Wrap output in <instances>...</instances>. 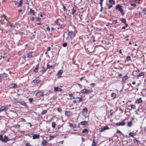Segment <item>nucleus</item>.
Returning <instances> with one entry per match:
<instances>
[{
	"instance_id": "0e129e2a",
	"label": "nucleus",
	"mask_w": 146,
	"mask_h": 146,
	"mask_svg": "<svg viewBox=\"0 0 146 146\" xmlns=\"http://www.w3.org/2000/svg\"><path fill=\"white\" fill-rule=\"evenodd\" d=\"M102 2H100V6H101V7H102Z\"/></svg>"
},
{
	"instance_id": "a19ab883",
	"label": "nucleus",
	"mask_w": 146,
	"mask_h": 146,
	"mask_svg": "<svg viewBox=\"0 0 146 146\" xmlns=\"http://www.w3.org/2000/svg\"><path fill=\"white\" fill-rule=\"evenodd\" d=\"M131 108L134 109H136L135 106V105H132L131 106Z\"/></svg>"
},
{
	"instance_id": "69168bd1",
	"label": "nucleus",
	"mask_w": 146,
	"mask_h": 146,
	"mask_svg": "<svg viewBox=\"0 0 146 146\" xmlns=\"http://www.w3.org/2000/svg\"><path fill=\"white\" fill-rule=\"evenodd\" d=\"M85 77H82L81 78H80V81H81L82 79H83Z\"/></svg>"
},
{
	"instance_id": "a878e982",
	"label": "nucleus",
	"mask_w": 146,
	"mask_h": 146,
	"mask_svg": "<svg viewBox=\"0 0 146 146\" xmlns=\"http://www.w3.org/2000/svg\"><path fill=\"white\" fill-rule=\"evenodd\" d=\"M6 109V107L4 106H3L0 108V113L2 111H3Z\"/></svg>"
},
{
	"instance_id": "412c9836",
	"label": "nucleus",
	"mask_w": 146,
	"mask_h": 146,
	"mask_svg": "<svg viewBox=\"0 0 146 146\" xmlns=\"http://www.w3.org/2000/svg\"><path fill=\"white\" fill-rule=\"evenodd\" d=\"M76 11V10L74 9V8H73L72 9H71V12L70 13L72 15H73L75 13Z\"/></svg>"
},
{
	"instance_id": "09e8293b",
	"label": "nucleus",
	"mask_w": 146,
	"mask_h": 146,
	"mask_svg": "<svg viewBox=\"0 0 146 146\" xmlns=\"http://www.w3.org/2000/svg\"><path fill=\"white\" fill-rule=\"evenodd\" d=\"M29 100L30 103H31L33 101V99L32 98H29Z\"/></svg>"
},
{
	"instance_id": "052dcab7",
	"label": "nucleus",
	"mask_w": 146,
	"mask_h": 146,
	"mask_svg": "<svg viewBox=\"0 0 146 146\" xmlns=\"http://www.w3.org/2000/svg\"><path fill=\"white\" fill-rule=\"evenodd\" d=\"M131 5L132 6H134V7H135L136 6V5L134 3H131Z\"/></svg>"
},
{
	"instance_id": "a211bd4d",
	"label": "nucleus",
	"mask_w": 146,
	"mask_h": 146,
	"mask_svg": "<svg viewBox=\"0 0 146 146\" xmlns=\"http://www.w3.org/2000/svg\"><path fill=\"white\" fill-rule=\"evenodd\" d=\"M40 80L39 79H35L33 81V83L34 84H35L39 83L40 82Z\"/></svg>"
},
{
	"instance_id": "f704fd0d",
	"label": "nucleus",
	"mask_w": 146,
	"mask_h": 146,
	"mask_svg": "<svg viewBox=\"0 0 146 146\" xmlns=\"http://www.w3.org/2000/svg\"><path fill=\"white\" fill-rule=\"evenodd\" d=\"M91 146H96L95 140L94 139L92 140V143Z\"/></svg>"
},
{
	"instance_id": "c9c22d12",
	"label": "nucleus",
	"mask_w": 146,
	"mask_h": 146,
	"mask_svg": "<svg viewBox=\"0 0 146 146\" xmlns=\"http://www.w3.org/2000/svg\"><path fill=\"white\" fill-rule=\"evenodd\" d=\"M121 21L122 23H123L124 24L125 23H126V21L124 19L122 18L121 19Z\"/></svg>"
},
{
	"instance_id": "20e7f679",
	"label": "nucleus",
	"mask_w": 146,
	"mask_h": 146,
	"mask_svg": "<svg viewBox=\"0 0 146 146\" xmlns=\"http://www.w3.org/2000/svg\"><path fill=\"white\" fill-rule=\"evenodd\" d=\"M6 16L5 15H3L1 17L0 21L2 24H4L5 21H7V20L6 19Z\"/></svg>"
},
{
	"instance_id": "2f4dec72",
	"label": "nucleus",
	"mask_w": 146,
	"mask_h": 146,
	"mask_svg": "<svg viewBox=\"0 0 146 146\" xmlns=\"http://www.w3.org/2000/svg\"><path fill=\"white\" fill-rule=\"evenodd\" d=\"M55 125H56V123H55V122L53 121L52 122V127L53 128H54L55 127Z\"/></svg>"
},
{
	"instance_id": "58836bf2",
	"label": "nucleus",
	"mask_w": 146,
	"mask_h": 146,
	"mask_svg": "<svg viewBox=\"0 0 146 146\" xmlns=\"http://www.w3.org/2000/svg\"><path fill=\"white\" fill-rule=\"evenodd\" d=\"M133 141L134 143H136L137 144H138L139 142V141L136 139H134Z\"/></svg>"
},
{
	"instance_id": "de8ad7c7",
	"label": "nucleus",
	"mask_w": 146,
	"mask_h": 146,
	"mask_svg": "<svg viewBox=\"0 0 146 146\" xmlns=\"http://www.w3.org/2000/svg\"><path fill=\"white\" fill-rule=\"evenodd\" d=\"M46 141H44L42 142V145H46Z\"/></svg>"
},
{
	"instance_id": "37998d69",
	"label": "nucleus",
	"mask_w": 146,
	"mask_h": 146,
	"mask_svg": "<svg viewBox=\"0 0 146 146\" xmlns=\"http://www.w3.org/2000/svg\"><path fill=\"white\" fill-rule=\"evenodd\" d=\"M134 134H135V133L131 132L129 134V136H131V137H133Z\"/></svg>"
},
{
	"instance_id": "4be33fe9",
	"label": "nucleus",
	"mask_w": 146,
	"mask_h": 146,
	"mask_svg": "<svg viewBox=\"0 0 146 146\" xmlns=\"http://www.w3.org/2000/svg\"><path fill=\"white\" fill-rule=\"evenodd\" d=\"M39 137V135H35L33 136V139H38Z\"/></svg>"
},
{
	"instance_id": "7c9ffc66",
	"label": "nucleus",
	"mask_w": 146,
	"mask_h": 146,
	"mask_svg": "<svg viewBox=\"0 0 146 146\" xmlns=\"http://www.w3.org/2000/svg\"><path fill=\"white\" fill-rule=\"evenodd\" d=\"M23 0H21L20 1H19V3L18 5V6L19 7H21L22 6V4H23Z\"/></svg>"
},
{
	"instance_id": "864d4df0",
	"label": "nucleus",
	"mask_w": 146,
	"mask_h": 146,
	"mask_svg": "<svg viewBox=\"0 0 146 146\" xmlns=\"http://www.w3.org/2000/svg\"><path fill=\"white\" fill-rule=\"evenodd\" d=\"M3 137L2 135H0V141L3 140Z\"/></svg>"
},
{
	"instance_id": "603ef678",
	"label": "nucleus",
	"mask_w": 146,
	"mask_h": 146,
	"mask_svg": "<svg viewBox=\"0 0 146 146\" xmlns=\"http://www.w3.org/2000/svg\"><path fill=\"white\" fill-rule=\"evenodd\" d=\"M52 66L51 65H49V64H47V68H50L51 67H52Z\"/></svg>"
},
{
	"instance_id": "6ab92c4d",
	"label": "nucleus",
	"mask_w": 146,
	"mask_h": 146,
	"mask_svg": "<svg viewBox=\"0 0 146 146\" xmlns=\"http://www.w3.org/2000/svg\"><path fill=\"white\" fill-rule=\"evenodd\" d=\"M8 74L5 73H3L2 74H1L0 75V77H3L4 78H7L8 77Z\"/></svg>"
},
{
	"instance_id": "13d9d810",
	"label": "nucleus",
	"mask_w": 146,
	"mask_h": 146,
	"mask_svg": "<svg viewBox=\"0 0 146 146\" xmlns=\"http://www.w3.org/2000/svg\"><path fill=\"white\" fill-rule=\"evenodd\" d=\"M146 9H144L142 11V13H144L146 12Z\"/></svg>"
},
{
	"instance_id": "8fccbe9b",
	"label": "nucleus",
	"mask_w": 146,
	"mask_h": 146,
	"mask_svg": "<svg viewBox=\"0 0 146 146\" xmlns=\"http://www.w3.org/2000/svg\"><path fill=\"white\" fill-rule=\"evenodd\" d=\"M70 126L71 127L74 128L75 127L72 124H70Z\"/></svg>"
},
{
	"instance_id": "b1692460",
	"label": "nucleus",
	"mask_w": 146,
	"mask_h": 146,
	"mask_svg": "<svg viewBox=\"0 0 146 146\" xmlns=\"http://www.w3.org/2000/svg\"><path fill=\"white\" fill-rule=\"evenodd\" d=\"M116 95L115 93H112L111 94V97L113 98V99H114L116 97Z\"/></svg>"
},
{
	"instance_id": "7ed1b4c3",
	"label": "nucleus",
	"mask_w": 146,
	"mask_h": 146,
	"mask_svg": "<svg viewBox=\"0 0 146 146\" xmlns=\"http://www.w3.org/2000/svg\"><path fill=\"white\" fill-rule=\"evenodd\" d=\"M121 7V6L120 4H118L116 5L115 8L116 9H118L121 12L122 15H123L124 13L123 12V10Z\"/></svg>"
},
{
	"instance_id": "f257e3e1",
	"label": "nucleus",
	"mask_w": 146,
	"mask_h": 146,
	"mask_svg": "<svg viewBox=\"0 0 146 146\" xmlns=\"http://www.w3.org/2000/svg\"><path fill=\"white\" fill-rule=\"evenodd\" d=\"M61 20L59 19H57L55 22V24L59 26V27L57 28L58 29L60 28H62L64 27V25L61 24Z\"/></svg>"
},
{
	"instance_id": "774afa93",
	"label": "nucleus",
	"mask_w": 146,
	"mask_h": 146,
	"mask_svg": "<svg viewBox=\"0 0 146 146\" xmlns=\"http://www.w3.org/2000/svg\"><path fill=\"white\" fill-rule=\"evenodd\" d=\"M46 29L48 31H49L50 30V28L49 27H48L47 28H46Z\"/></svg>"
},
{
	"instance_id": "393cba45",
	"label": "nucleus",
	"mask_w": 146,
	"mask_h": 146,
	"mask_svg": "<svg viewBox=\"0 0 146 146\" xmlns=\"http://www.w3.org/2000/svg\"><path fill=\"white\" fill-rule=\"evenodd\" d=\"M19 104H20L24 106H25L26 107L27 106L26 103L24 101L20 102H19Z\"/></svg>"
},
{
	"instance_id": "4468645a",
	"label": "nucleus",
	"mask_w": 146,
	"mask_h": 146,
	"mask_svg": "<svg viewBox=\"0 0 146 146\" xmlns=\"http://www.w3.org/2000/svg\"><path fill=\"white\" fill-rule=\"evenodd\" d=\"M33 52H29L27 54V57L28 58L33 57L34 56L32 55Z\"/></svg>"
},
{
	"instance_id": "e433bc0d",
	"label": "nucleus",
	"mask_w": 146,
	"mask_h": 146,
	"mask_svg": "<svg viewBox=\"0 0 146 146\" xmlns=\"http://www.w3.org/2000/svg\"><path fill=\"white\" fill-rule=\"evenodd\" d=\"M106 5L108 7V9H110L113 6V5H111V4H110V5H108V4H106Z\"/></svg>"
},
{
	"instance_id": "0eeeda50",
	"label": "nucleus",
	"mask_w": 146,
	"mask_h": 146,
	"mask_svg": "<svg viewBox=\"0 0 146 146\" xmlns=\"http://www.w3.org/2000/svg\"><path fill=\"white\" fill-rule=\"evenodd\" d=\"M44 95V92L41 91L38 92L36 94V95L38 97L42 96Z\"/></svg>"
},
{
	"instance_id": "4c0bfd02",
	"label": "nucleus",
	"mask_w": 146,
	"mask_h": 146,
	"mask_svg": "<svg viewBox=\"0 0 146 146\" xmlns=\"http://www.w3.org/2000/svg\"><path fill=\"white\" fill-rule=\"evenodd\" d=\"M127 125L129 127H131L132 125V121H130L129 122L127 123Z\"/></svg>"
},
{
	"instance_id": "bf43d9fd",
	"label": "nucleus",
	"mask_w": 146,
	"mask_h": 146,
	"mask_svg": "<svg viewBox=\"0 0 146 146\" xmlns=\"http://www.w3.org/2000/svg\"><path fill=\"white\" fill-rule=\"evenodd\" d=\"M78 84V86H79V87L80 88V89L82 88V85L81 84Z\"/></svg>"
},
{
	"instance_id": "1a4fd4ad",
	"label": "nucleus",
	"mask_w": 146,
	"mask_h": 146,
	"mask_svg": "<svg viewBox=\"0 0 146 146\" xmlns=\"http://www.w3.org/2000/svg\"><path fill=\"white\" fill-rule=\"evenodd\" d=\"M125 125V123L124 121H122L121 122L117 123H115V125L117 126H123Z\"/></svg>"
},
{
	"instance_id": "72a5a7b5",
	"label": "nucleus",
	"mask_w": 146,
	"mask_h": 146,
	"mask_svg": "<svg viewBox=\"0 0 146 146\" xmlns=\"http://www.w3.org/2000/svg\"><path fill=\"white\" fill-rule=\"evenodd\" d=\"M47 112V110H43L41 112V115H43L46 113Z\"/></svg>"
},
{
	"instance_id": "473e14b6",
	"label": "nucleus",
	"mask_w": 146,
	"mask_h": 146,
	"mask_svg": "<svg viewBox=\"0 0 146 146\" xmlns=\"http://www.w3.org/2000/svg\"><path fill=\"white\" fill-rule=\"evenodd\" d=\"M46 71V70L45 69V68L44 67H42V69L41 70V71L40 72H42V73L43 74Z\"/></svg>"
},
{
	"instance_id": "680f3d73",
	"label": "nucleus",
	"mask_w": 146,
	"mask_h": 146,
	"mask_svg": "<svg viewBox=\"0 0 146 146\" xmlns=\"http://www.w3.org/2000/svg\"><path fill=\"white\" fill-rule=\"evenodd\" d=\"M69 96L70 97H72L73 96V94H69Z\"/></svg>"
},
{
	"instance_id": "9b49d317",
	"label": "nucleus",
	"mask_w": 146,
	"mask_h": 146,
	"mask_svg": "<svg viewBox=\"0 0 146 146\" xmlns=\"http://www.w3.org/2000/svg\"><path fill=\"white\" fill-rule=\"evenodd\" d=\"M69 35L70 36L71 39H72L75 36V34L74 32L72 31L69 32Z\"/></svg>"
},
{
	"instance_id": "ddd939ff",
	"label": "nucleus",
	"mask_w": 146,
	"mask_h": 146,
	"mask_svg": "<svg viewBox=\"0 0 146 146\" xmlns=\"http://www.w3.org/2000/svg\"><path fill=\"white\" fill-rule=\"evenodd\" d=\"M88 123V121H84L81 122L79 124L81 125H86Z\"/></svg>"
},
{
	"instance_id": "5701e85b",
	"label": "nucleus",
	"mask_w": 146,
	"mask_h": 146,
	"mask_svg": "<svg viewBox=\"0 0 146 146\" xmlns=\"http://www.w3.org/2000/svg\"><path fill=\"white\" fill-rule=\"evenodd\" d=\"M71 44L72 45V46H74L77 44V43L75 42L74 41H72V39L71 40Z\"/></svg>"
},
{
	"instance_id": "dca6fc26",
	"label": "nucleus",
	"mask_w": 146,
	"mask_h": 146,
	"mask_svg": "<svg viewBox=\"0 0 146 146\" xmlns=\"http://www.w3.org/2000/svg\"><path fill=\"white\" fill-rule=\"evenodd\" d=\"M17 85L16 84H10L9 86V87L10 88H15V86H17Z\"/></svg>"
},
{
	"instance_id": "3c124183",
	"label": "nucleus",
	"mask_w": 146,
	"mask_h": 146,
	"mask_svg": "<svg viewBox=\"0 0 146 146\" xmlns=\"http://www.w3.org/2000/svg\"><path fill=\"white\" fill-rule=\"evenodd\" d=\"M76 98L78 99H79V102H80V101L82 102V98H81L77 97Z\"/></svg>"
},
{
	"instance_id": "79ce46f5",
	"label": "nucleus",
	"mask_w": 146,
	"mask_h": 146,
	"mask_svg": "<svg viewBox=\"0 0 146 146\" xmlns=\"http://www.w3.org/2000/svg\"><path fill=\"white\" fill-rule=\"evenodd\" d=\"M56 137L55 135H51L49 137L50 139H52Z\"/></svg>"
},
{
	"instance_id": "c85d7f7f",
	"label": "nucleus",
	"mask_w": 146,
	"mask_h": 146,
	"mask_svg": "<svg viewBox=\"0 0 146 146\" xmlns=\"http://www.w3.org/2000/svg\"><path fill=\"white\" fill-rule=\"evenodd\" d=\"M128 78V76L127 75H125L122 78V81H124L126 80Z\"/></svg>"
},
{
	"instance_id": "f8f14e48",
	"label": "nucleus",
	"mask_w": 146,
	"mask_h": 146,
	"mask_svg": "<svg viewBox=\"0 0 146 146\" xmlns=\"http://www.w3.org/2000/svg\"><path fill=\"white\" fill-rule=\"evenodd\" d=\"M9 139H8L7 137L5 135L4 138L3 139V140H2V141L3 142H5L7 141Z\"/></svg>"
},
{
	"instance_id": "6e6d98bb",
	"label": "nucleus",
	"mask_w": 146,
	"mask_h": 146,
	"mask_svg": "<svg viewBox=\"0 0 146 146\" xmlns=\"http://www.w3.org/2000/svg\"><path fill=\"white\" fill-rule=\"evenodd\" d=\"M50 50V47H47V51H49Z\"/></svg>"
},
{
	"instance_id": "f3484780",
	"label": "nucleus",
	"mask_w": 146,
	"mask_h": 146,
	"mask_svg": "<svg viewBox=\"0 0 146 146\" xmlns=\"http://www.w3.org/2000/svg\"><path fill=\"white\" fill-rule=\"evenodd\" d=\"M54 90L55 92L60 91H62V90L60 88H58V87H54Z\"/></svg>"
},
{
	"instance_id": "f03ea898",
	"label": "nucleus",
	"mask_w": 146,
	"mask_h": 146,
	"mask_svg": "<svg viewBox=\"0 0 146 146\" xmlns=\"http://www.w3.org/2000/svg\"><path fill=\"white\" fill-rule=\"evenodd\" d=\"M80 92L81 93L87 94L90 93L92 92V90H87L85 88L82 90Z\"/></svg>"
},
{
	"instance_id": "a18cd8bd",
	"label": "nucleus",
	"mask_w": 146,
	"mask_h": 146,
	"mask_svg": "<svg viewBox=\"0 0 146 146\" xmlns=\"http://www.w3.org/2000/svg\"><path fill=\"white\" fill-rule=\"evenodd\" d=\"M130 60V57L129 56H128L126 58V60L127 61H129Z\"/></svg>"
},
{
	"instance_id": "6e6552de",
	"label": "nucleus",
	"mask_w": 146,
	"mask_h": 146,
	"mask_svg": "<svg viewBox=\"0 0 146 146\" xmlns=\"http://www.w3.org/2000/svg\"><path fill=\"white\" fill-rule=\"evenodd\" d=\"M63 73V71L62 70H60L58 71L56 74V76L58 77V78H60L61 77V75Z\"/></svg>"
},
{
	"instance_id": "4d7b16f0",
	"label": "nucleus",
	"mask_w": 146,
	"mask_h": 146,
	"mask_svg": "<svg viewBox=\"0 0 146 146\" xmlns=\"http://www.w3.org/2000/svg\"><path fill=\"white\" fill-rule=\"evenodd\" d=\"M63 7L64 11H65L67 10L66 9V7L64 6L63 5Z\"/></svg>"
},
{
	"instance_id": "39448f33",
	"label": "nucleus",
	"mask_w": 146,
	"mask_h": 146,
	"mask_svg": "<svg viewBox=\"0 0 146 146\" xmlns=\"http://www.w3.org/2000/svg\"><path fill=\"white\" fill-rule=\"evenodd\" d=\"M83 115L86 117L88 113V110L86 107L84 108L83 110V111L82 112Z\"/></svg>"
},
{
	"instance_id": "c03bdc74",
	"label": "nucleus",
	"mask_w": 146,
	"mask_h": 146,
	"mask_svg": "<svg viewBox=\"0 0 146 146\" xmlns=\"http://www.w3.org/2000/svg\"><path fill=\"white\" fill-rule=\"evenodd\" d=\"M88 132V130H87L86 129H84L82 131V133H86V132Z\"/></svg>"
},
{
	"instance_id": "9d476101",
	"label": "nucleus",
	"mask_w": 146,
	"mask_h": 146,
	"mask_svg": "<svg viewBox=\"0 0 146 146\" xmlns=\"http://www.w3.org/2000/svg\"><path fill=\"white\" fill-rule=\"evenodd\" d=\"M109 129V128L108 126H106L104 127H102L100 130V132H102L105 130H107Z\"/></svg>"
},
{
	"instance_id": "cd10ccee",
	"label": "nucleus",
	"mask_w": 146,
	"mask_h": 146,
	"mask_svg": "<svg viewBox=\"0 0 146 146\" xmlns=\"http://www.w3.org/2000/svg\"><path fill=\"white\" fill-rule=\"evenodd\" d=\"M144 74L143 72H141L138 74L137 76V78H138L139 77L143 76Z\"/></svg>"
},
{
	"instance_id": "423d86ee",
	"label": "nucleus",
	"mask_w": 146,
	"mask_h": 146,
	"mask_svg": "<svg viewBox=\"0 0 146 146\" xmlns=\"http://www.w3.org/2000/svg\"><path fill=\"white\" fill-rule=\"evenodd\" d=\"M65 114L66 116L69 117L72 115H73V113L69 110L68 111H65Z\"/></svg>"
},
{
	"instance_id": "2eb2a0df",
	"label": "nucleus",
	"mask_w": 146,
	"mask_h": 146,
	"mask_svg": "<svg viewBox=\"0 0 146 146\" xmlns=\"http://www.w3.org/2000/svg\"><path fill=\"white\" fill-rule=\"evenodd\" d=\"M39 68V64L36 66L35 68L33 70V71L35 73H36L38 72V69Z\"/></svg>"
},
{
	"instance_id": "bb28decb",
	"label": "nucleus",
	"mask_w": 146,
	"mask_h": 146,
	"mask_svg": "<svg viewBox=\"0 0 146 146\" xmlns=\"http://www.w3.org/2000/svg\"><path fill=\"white\" fill-rule=\"evenodd\" d=\"M109 2L110 4L112 5L115 4V1L114 0H109Z\"/></svg>"
},
{
	"instance_id": "338daca9",
	"label": "nucleus",
	"mask_w": 146,
	"mask_h": 146,
	"mask_svg": "<svg viewBox=\"0 0 146 146\" xmlns=\"http://www.w3.org/2000/svg\"><path fill=\"white\" fill-rule=\"evenodd\" d=\"M14 2L15 3V5H16L18 3V2L16 1H14Z\"/></svg>"
},
{
	"instance_id": "aec40b11",
	"label": "nucleus",
	"mask_w": 146,
	"mask_h": 146,
	"mask_svg": "<svg viewBox=\"0 0 146 146\" xmlns=\"http://www.w3.org/2000/svg\"><path fill=\"white\" fill-rule=\"evenodd\" d=\"M29 13L30 14H32L33 15H35V13L34 10H33L31 8L30 9V11Z\"/></svg>"
},
{
	"instance_id": "5fc2aeb1",
	"label": "nucleus",
	"mask_w": 146,
	"mask_h": 146,
	"mask_svg": "<svg viewBox=\"0 0 146 146\" xmlns=\"http://www.w3.org/2000/svg\"><path fill=\"white\" fill-rule=\"evenodd\" d=\"M117 21L116 20H114L112 22V23L113 24H115L117 23Z\"/></svg>"
},
{
	"instance_id": "49530a36",
	"label": "nucleus",
	"mask_w": 146,
	"mask_h": 146,
	"mask_svg": "<svg viewBox=\"0 0 146 146\" xmlns=\"http://www.w3.org/2000/svg\"><path fill=\"white\" fill-rule=\"evenodd\" d=\"M64 47H66L67 46V43L66 42L63 43L62 44Z\"/></svg>"
},
{
	"instance_id": "c756f323",
	"label": "nucleus",
	"mask_w": 146,
	"mask_h": 146,
	"mask_svg": "<svg viewBox=\"0 0 146 146\" xmlns=\"http://www.w3.org/2000/svg\"><path fill=\"white\" fill-rule=\"evenodd\" d=\"M142 101V100L141 98H139L138 99H137V103L139 104V103L141 102Z\"/></svg>"
},
{
	"instance_id": "e2e57ef3",
	"label": "nucleus",
	"mask_w": 146,
	"mask_h": 146,
	"mask_svg": "<svg viewBox=\"0 0 146 146\" xmlns=\"http://www.w3.org/2000/svg\"><path fill=\"white\" fill-rule=\"evenodd\" d=\"M25 146H31L29 143H26V144H25Z\"/></svg>"
},
{
	"instance_id": "ea45409f",
	"label": "nucleus",
	"mask_w": 146,
	"mask_h": 146,
	"mask_svg": "<svg viewBox=\"0 0 146 146\" xmlns=\"http://www.w3.org/2000/svg\"><path fill=\"white\" fill-rule=\"evenodd\" d=\"M116 133L120 135H121L122 133V132L118 130H117Z\"/></svg>"
}]
</instances>
